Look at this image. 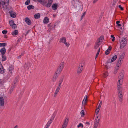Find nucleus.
Masks as SVG:
<instances>
[{"label":"nucleus","mask_w":128,"mask_h":128,"mask_svg":"<svg viewBox=\"0 0 128 128\" xmlns=\"http://www.w3.org/2000/svg\"><path fill=\"white\" fill-rule=\"evenodd\" d=\"M104 39V37L103 36H100L97 40L94 45V48L95 49L98 48L99 46L103 42Z\"/></svg>","instance_id":"nucleus-1"},{"label":"nucleus","mask_w":128,"mask_h":128,"mask_svg":"<svg viewBox=\"0 0 128 128\" xmlns=\"http://www.w3.org/2000/svg\"><path fill=\"white\" fill-rule=\"evenodd\" d=\"M127 38L126 37H124L122 38L120 42V48H122L125 46L127 43Z\"/></svg>","instance_id":"nucleus-2"},{"label":"nucleus","mask_w":128,"mask_h":128,"mask_svg":"<svg viewBox=\"0 0 128 128\" xmlns=\"http://www.w3.org/2000/svg\"><path fill=\"white\" fill-rule=\"evenodd\" d=\"M73 6L78 10H80L81 3L78 0H74L72 2Z\"/></svg>","instance_id":"nucleus-3"},{"label":"nucleus","mask_w":128,"mask_h":128,"mask_svg":"<svg viewBox=\"0 0 128 128\" xmlns=\"http://www.w3.org/2000/svg\"><path fill=\"white\" fill-rule=\"evenodd\" d=\"M6 0H4L3 2H2V5L3 9V10H5L6 9H7L8 6V5H6Z\"/></svg>","instance_id":"nucleus-4"},{"label":"nucleus","mask_w":128,"mask_h":128,"mask_svg":"<svg viewBox=\"0 0 128 128\" xmlns=\"http://www.w3.org/2000/svg\"><path fill=\"white\" fill-rule=\"evenodd\" d=\"M4 98L2 96L0 97V105L3 106H4Z\"/></svg>","instance_id":"nucleus-5"},{"label":"nucleus","mask_w":128,"mask_h":128,"mask_svg":"<svg viewBox=\"0 0 128 128\" xmlns=\"http://www.w3.org/2000/svg\"><path fill=\"white\" fill-rule=\"evenodd\" d=\"M124 55L125 53L124 52H123L122 53L120 56L119 60L118 61L119 62H121V64H122V60L124 58Z\"/></svg>","instance_id":"nucleus-6"},{"label":"nucleus","mask_w":128,"mask_h":128,"mask_svg":"<svg viewBox=\"0 0 128 128\" xmlns=\"http://www.w3.org/2000/svg\"><path fill=\"white\" fill-rule=\"evenodd\" d=\"M64 62H61L58 68L59 70L60 69V70L62 71V69L64 68Z\"/></svg>","instance_id":"nucleus-7"},{"label":"nucleus","mask_w":128,"mask_h":128,"mask_svg":"<svg viewBox=\"0 0 128 128\" xmlns=\"http://www.w3.org/2000/svg\"><path fill=\"white\" fill-rule=\"evenodd\" d=\"M68 121V118H66L65 120L64 123L62 125L64 127H66Z\"/></svg>","instance_id":"nucleus-8"},{"label":"nucleus","mask_w":128,"mask_h":128,"mask_svg":"<svg viewBox=\"0 0 128 128\" xmlns=\"http://www.w3.org/2000/svg\"><path fill=\"white\" fill-rule=\"evenodd\" d=\"M25 22L28 24L29 25L31 24V21L29 18L27 17L25 18Z\"/></svg>","instance_id":"nucleus-9"},{"label":"nucleus","mask_w":128,"mask_h":128,"mask_svg":"<svg viewBox=\"0 0 128 128\" xmlns=\"http://www.w3.org/2000/svg\"><path fill=\"white\" fill-rule=\"evenodd\" d=\"M10 16L13 18H15L16 16V14L15 12L13 11L10 12H9Z\"/></svg>","instance_id":"nucleus-10"},{"label":"nucleus","mask_w":128,"mask_h":128,"mask_svg":"<svg viewBox=\"0 0 128 128\" xmlns=\"http://www.w3.org/2000/svg\"><path fill=\"white\" fill-rule=\"evenodd\" d=\"M124 77V75L123 73L121 72L119 74V76H118L119 79L120 80H122V81H123V79Z\"/></svg>","instance_id":"nucleus-11"},{"label":"nucleus","mask_w":128,"mask_h":128,"mask_svg":"<svg viewBox=\"0 0 128 128\" xmlns=\"http://www.w3.org/2000/svg\"><path fill=\"white\" fill-rule=\"evenodd\" d=\"M0 52L1 53V54L2 55H4L6 52V49L5 48H3L1 49L0 50Z\"/></svg>","instance_id":"nucleus-12"},{"label":"nucleus","mask_w":128,"mask_h":128,"mask_svg":"<svg viewBox=\"0 0 128 128\" xmlns=\"http://www.w3.org/2000/svg\"><path fill=\"white\" fill-rule=\"evenodd\" d=\"M58 7V5L56 4H53L52 6V8L54 10H56Z\"/></svg>","instance_id":"nucleus-13"},{"label":"nucleus","mask_w":128,"mask_h":128,"mask_svg":"<svg viewBox=\"0 0 128 128\" xmlns=\"http://www.w3.org/2000/svg\"><path fill=\"white\" fill-rule=\"evenodd\" d=\"M119 62L118 61L117 63V64L116 65L115 68L116 69H117V70H118L119 69V67L122 64H121V62Z\"/></svg>","instance_id":"nucleus-14"},{"label":"nucleus","mask_w":128,"mask_h":128,"mask_svg":"<svg viewBox=\"0 0 128 128\" xmlns=\"http://www.w3.org/2000/svg\"><path fill=\"white\" fill-rule=\"evenodd\" d=\"M58 75L56 74L54 75L52 79V81L53 82H54L56 81Z\"/></svg>","instance_id":"nucleus-15"},{"label":"nucleus","mask_w":128,"mask_h":128,"mask_svg":"<svg viewBox=\"0 0 128 128\" xmlns=\"http://www.w3.org/2000/svg\"><path fill=\"white\" fill-rule=\"evenodd\" d=\"M54 120V119H52V118H51L50 120L48 122L46 125L49 126L50 124Z\"/></svg>","instance_id":"nucleus-16"},{"label":"nucleus","mask_w":128,"mask_h":128,"mask_svg":"<svg viewBox=\"0 0 128 128\" xmlns=\"http://www.w3.org/2000/svg\"><path fill=\"white\" fill-rule=\"evenodd\" d=\"M49 21V19L47 17H45L44 18L43 22L44 24H47Z\"/></svg>","instance_id":"nucleus-17"},{"label":"nucleus","mask_w":128,"mask_h":128,"mask_svg":"<svg viewBox=\"0 0 128 128\" xmlns=\"http://www.w3.org/2000/svg\"><path fill=\"white\" fill-rule=\"evenodd\" d=\"M18 31L17 30H15L14 31L12 32V34L13 36H16L18 34Z\"/></svg>","instance_id":"nucleus-18"},{"label":"nucleus","mask_w":128,"mask_h":128,"mask_svg":"<svg viewBox=\"0 0 128 128\" xmlns=\"http://www.w3.org/2000/svg\"><path fill=\"white\" fill-rule=\"evenodd\" d=\"M40 14L39 13L36 14H34V17L35 19H38L40 18Z\"/></svg>","instance_id":"nucleus-19"},{"label":"nucleus","mask_w":128,"mask_h":128,"mask_svg":"<svg viewBox=\"0 0 128 128\" xmlns=\"http://www.w3.org/2000/svg\"><path fill=\"white\" fill-rule=\"evenodd\" d=\"M15 86V85L13 84L12 85V86L9 92L10 94H11L12 93V92L14 88V87Z\"/></svg>","instance_id":"nucleus-20"},{"label":"nucleus","mask_w":128,"mask_h":128,"mask_svg":"<svg viewBox=\"0 0 128 128\" xmlns=\"http://www.w3.org/2000/svg\"><path fill=\"white\" fill-rule=\"evenodd\" d=\"M4 70L3 68L2 64H1V62H0V72L1 73H4Z\"/></svg>","instance_id":"nucleus-21"},{"label":"nucleus","mask_w":128,"mask_h":128,"mask_svg":"<svg viewBox=\"0 0 128 128\" xmlns=\"http://www.w3.org/2000/svg\"><path fill=\"white\" fill-rule=\"evenodd\" d=\"M117 58V55H115L112 58L110 62H113L114 61H115V60Z\"/></svg>","instance_id":"nucleus-22"},{"label":"nucleus","mask_w":128,"mask_h":128,"mask_svg":"<svg viewBox=\"0 0 128 128\" xmlns=\"http://www.w3.org/2000/svg\"><path fill=\"white\" fill-rule=\"evenodd\" d=\"M30 64L29 63H28L27 64H26L24 66V67L25 68H26L27 69H28L30 67Z\"/></svg>","instance_id":"nucleus-23"},{"label":"nucleus","mask_w":128,"mask_h":128,"mask_svg":"<svg viewBox=\"0 0 128 128\" xmlns=\"http://www.w3.org/2000/svg\"><path fill=\"white\" fill-rule=\"evenodd\" d=\"M123 81L122 80L119 79L118 80V82L117 86H121L122 84Z\"/></svg>","instance_id":"nucleus-24"},{"label":"nucleus","mask_w":128,"mask_h":128,"mask_svg":"<svg viewBox=\"0 0 128 128\" xmlns=\"http://www.w3.org/2000/svg\"><path fill=\"white\" fill-rule=\"evenodd\" d=\"M66 41V38L65 37H63L60 38V42L64 43Z\"/></svg>","instance_id":"nucleus-25"},{"label":"nucleus","mask_w":128,"mask_h":128,"mask_svg":"<svg viewBox=\"0 0 128 128\" xmlns=\"http://www.w3.org/2000/svg\"><path fill=\"white\" fill-rule=\"evenodd\" d=\"M34 6L31 5H30L27 6V8L28 10L34 9Z\"/></svg>","instance_id":"nucleus-26"},{"label":"nucleus","mask_w":128,"mask_h":128,"mask_svg":"<svg viewBox=\"0 0 128 128\" xmlns=\"http://www.w3.org/2000/svg\"><path fill=\"white\" fill-rule=\"evenodd\" d=\"M122 91H118V96L119 98L123 97V95L122 94Z\"/></svg>","instance_id":"nucleus-27"},{"label":"nucleus","mask_w":128,"mask_h":128,"mask_svg":"<svg viewBox=\"0 0 128 128\" xmlns=\"http://www.w3.org/2000/svg\"><path fill=\"white\" fill-rule=\"evenodd\" d=\"M18 82V76H16L15 77L14 81V85H15L16 82Z\"/></svg>","instance_id":"nucleus-28"},{"label":"nucleus","mask_w":128,"mask_h":128,"mask_svg":"<svg viewBox=\"0 0 128 128\" xmlns=\"http://www.w3.org/2000/svg\"><path fill=\"white\" fill-rule=\"evenodd\" d=\"M61 87V86L60 85H58L56 89V90L55 92H56L58 93V92H59V91L60 90V88Z\"/></svg>","instance_id":"nucleus-29"},{"label":"nucleus","mask_w":128,"mask_h":128,"mask_svg":"<svg viewBox=\"0 0 128 128\" xmlns=\"http://www.w3.org/2000/svg\"><path fill=\"white\" fill-rule=\"evenodd\" d=\"M61 71H62L60 70V69L59 70V69H58V68H57L55 72V74L59 75L60 74Z\"/></svg>","instance_id":"nucleus-30"},{"label":"nucleus","mask_w":128,"mask_h":128,"mask_svg":"<svg viewBox=\"0 0 128 128\" xmlns=\"http://www.w3.org/2000/svg\"><path fill=\"white\" fill-rule=\"evenodd\" d=\"M6 59V56L5 55H2V61H5Z\"/></svg>","instance_id":"nucleus-31"},{"label":"nucleus","mask_w":128,"mask_h":128,"mask_svg":"<svg viewBox=\"0 0 128 128\" xmlns=\"http://www.w3.org/2000/svg\"><path fill=\"white\" fill-rule=\"evenodd\" d=\"M117 89L118 90V91H122V86H119V85L118 86H117Z\"/></svg>","instance_id":"nucleus-32"},{"label":"nucleus","mask_w":128,"mask_h":128,"mask_svg":"<svg viewBox=\"0 0 128 128\" xmlns=\"http://www.w3.org/2000/svg\"><path fill=\"white\" fill-rule=\"evenodd\" d=\"M82 70L80 68V65L79 66L78 68V74H79L82 71Z\"/></svg>","instance_id":"nucleus-33"},{"label":"nucleus","mask_w":128,"mask_h":128,"mask_svg":"<svg viewBox=\"0 0 128 128\" xmlns=\"http://www.w3.org/2000/svg\"><path fill=\"white\" fill-rule=\"evenodd\" d=\"M7 45V44L6 43H0V47L1 46H6Z\"/></svg>","instance_id":"nucleus-34"},{"label":"nucleus","mask_w":128,"mask_h":128,"mask_svg":"<svg viewBox=\"0 0 128 128\" xmlns=\"http://www.w3.org/2000/svg\"><path fill=\"white\" fill-rule=\"evenodd\" d=\"M100 48H99L98 49V50L97 51V52L96 53V57H95V59H96L97 57L98 56V55L99 54V53L100 52Z\"/></svg>","instance_id":"nucleus-35"},{"label":"nucleus","mask_w":128,"mask_h":128,"mask_svg":"<svg viewBox=\"0 0 128 128\" xmlns=\"http://www.w3.org/2000/svg\"><path fill=\"white\" fill-rule=\"evenodd\" d=\"M9 23L10 25L11 26H13V24H14V21L12 20H10L9 21Z\"/></svg>","instance_id":"nucleus-36"},{"label":"nucleus","mask_w":128,"mask_h":128,"mask_svg":"<svg viewBox=\"0 0 128 128\" xmlns=\"http://www.w3.org/2000/svg\"><path fill=\"white\" fill-rule=\"evenodd\" d=\"M63 78H61L59 81V85H60L62 83V82L63 81Z\"/></svg>","instance_id":"nucleus-37"},{"label":"nucleus","mask_w":128,"mask_h":128,"mask_svg":"<svg viewBox=\"0 0 128 128\" xmlns=\"http://www.w3.org/2000/svg\"><path fill=\"white\" fill-rule=\"evenodd\" d=\"M52 3H51L50 2H48L47 4L46 5V6L48 8L50 7L52 4Z\"/></svg>","instance_id":"nucleus-38"},{"label":"nucleus","mask_w":128,"mask_h":128,"mask_svg":"<svg viewBox=\"0 0 128 128\" xmlns=\"http://www.w3.org/2000/svg\"><path fill=\"white\" fill-rule=\"evenodd\" d=\"M100 118H99L98 120H97V118H96L95 120V123L97 124H98L99 123Z\"/></svg>","instance_id":"nucleus-39"},{"label":"nucleus","mask_w":128,"mask_h":128,"mask_svg":"<svg viewBox=\"0 0 128 128\" xmlns=\"http://www.w3.org/2000/svg\"><path fill=\"white\" fill-rule=\"evenodd\" d=\"M46 1L45 0H44L42 1V2H41L40 3L43 5H44L46 3Z\"/></svg>","instance_id":"nucleus-40"},{"label":"nucleus","mask_w":128,"mask_h":128,"mask_svg":"<svg viewBox=\"0 0 128 128\" xmlns=\"http://www.w3.org/2000/svg\"><path fill=\"white\" fill-rule=\"evenodd\" d=\"M57 112H54L51 118H52V119H54L56 115V114H57Z\"/></svg>","instance_id":"nucleus-41"},{"label":"nucleus","mask_w":128,"mask_h":128,"mask_svg":"<svg viewBox=\"0 0 128 128\" xmlns=\"http://www.w3.org/2000/svg\"><path fill=\"white\" fill-rule=\"evenodd\" d=\"M87 102V100H84V99L82 101V104L83 106L84 105H84L86 104V103Z\"/></svg>","instance_id":"nucleus-42"},{"label":"nucleus","mask_w":128,"mask_h":128,"mask_svg":"<svg viewBox=\"0 0 128 128\" xmlns=\"http://www.w3.org/2000/svg\"><path fill=\"white\" fill-rule=\"evenodd\" d=\"M81 114H82L81 116L82 117H84V112L83 110H82L80 112Z\"/></svg>","instance_id":"nucleus-43"},{"label":"nucleus","mask_w":128,"mask_h":128,"mask_svg":"<svg viewBox=\"0 0 128 128\" xmlns=\"http://www.w3.org/2000/svg\"><path fill=\"white\" fill-rule=\"evenodd\" d=\"M30 0H27L25 2V4L26 5H28L30 4Z\"/></svg>","instance_id":"nucleus-44"},{"label":"nucleus","mask_w":128,"mask_h":128,"mask_svg":"<svg viewBox=\"0 0 128 128\" xmlns=\"http://www.w3.org/2000/svg\"><path fill=\"white\" fill-rule=\"evenodd\" d=\"M100 109V108H98L96 109V115L98 114Z\"/></svg>","instance_id":"nucleus-45"},{"label":"nucleus","mask_w":128,"mask_h":128,"mask_svg":"<svg viewBox=\"0 0 128 128\" xmlns=\"http://www.w3.org/2000/svg\"><path fill=\"white\" fill-rule=\"evenodd\" d=\"M108 75V73L107 72H106L104 74L103 76L104 78H106Z\"/></svg>","instance_id":"nucleus-46"},{"label":"nucleus","mask_w":128,"mask_h":128,"mask_svg":"<svg viewBox=\"0 0 128 128\" xmlns=\"http://www.w3.org/2000/svg\"><path fill=\"white\" fill-rule=\"evenodd\" d=\"M12 28L14 29H15V28H17V26L16 24H14L13 26H12Z\"/></svg>","instance_id":"nucleus-47"},{"label":"nucleus","mask_w":128,"mask_h":128,"mask_svg":"<svg viewBox=\"0 0 128 128\" xmlns=\"http://www.w3.org/2000/svg\"><path fill=\"white\" fill-rule=\"evenodd\" d=\"M8 32L7 30H3L2 31V33L4 34H6Z\"/></svg>","instance_id":"nucleus-48"},{"label":"nucleus","mask_w":128,"mask_h":128,"mask_svg":"<svg viewBox=\"0 0 128 128\" xmlns=\"http://www.w3.org/2000/svg\"><path fill=\"white\" fill-rule=\"evenodd\" d=\"M123 97L119 98V100L120 102H122L123 100Z\"/></svg>","instance_id":"nucleus-49"},{"label":"nucleus","mask_w":128,"mask_h":128,"mask_svg":"<svg viewBox=\"0 0 128 128\" xmlns=\"http://www.w3.org/2000/svg\"><path fill=\"white\" fill-rule=\"evenodd\" d=\"M81 126L82 128L83 127V126L82 124L80 123L78 126L77 127L78 128H79Z\"/></svg>","instance_id":"nucleus-50"},{"label":"nucleus","mask_w":128,"mask_h":128,"mask_svg":"<svg viewBox=\"0 0 128 128\" xmlns=\"http://www.w3.org/2000/svg\"><path fill=\"white\" fill-rule=\"evenodd\" d=\"M64 44L66 45V46H69L70 44L69 43H67L66 42V41L64 42Z\"/></svg>","instance_id":"nucleus-51"},{"label":"nucleus","mask_w":128,"mask_h":128,"mask_svg":"<svg viewBox=\"0 0 128 128\" xmlns=\"http://www.w3.org/2000/svg\"><path fill=\"white\" fill-rule=\"evenodd\" d=\"M110 53V52L108 50V49L106 50L105 51V54L106 55Z\"/></svg>","instance_id":"nucleus-52"},{"label":"nucleus","mask_w":128,"mask_h":128,"mask_svg":"<svg viewBox=\"0 0 128 128\" xmlns=\"http://www.w3.org/2000/svg\"><path fill=\"white\" fill-rule=\"evenodd\" d=\"M102 101H101L99 105L98 106V108H100L101 106L102 105Z\"/></svg>","instance_id":"nucleus-53"},{"label":"nucleus","mask_w":128,"mask_h":128,"mask_svg":"<svg viewBox=\"0 0 128 128\" xmlns=\"http://www.w3.org/2000/svg\"><path fill=\"white\" fill-rule=\"evenodd\" d=\"M12 67H10L9 69V71L10 72V73H12V72L11 71V70H12Z\"/></svg>","instance_id":"nucleus-54"},{"label":"nucleus","mask_w":128,"mask_h":128,"mask_svg":"<svg viewBox=\"0 0 128 128\" xmlns=\"http://www.w3.org/2000/svg\"><path fill=\"white\" fill-rule=\"evenodd\" d=\"M23 54L22 53L18 57V59H19L23 55Z\"/></svg>","instance_id":"nucleus-55"},{"label":"nucleus","mask_w":128,"mask_h":128,"mask_svg":"<svg viewBox=\"0 0 128 128\" xmlns=\"http://www.w3.org/2000/svg\"><path fill=\"white\" fill-rule=\"evenodd\" d=\"M98 124H95L94 123V128H96L97 127Z\"/></svg>","instance_id":"nucleus-56"},{"label":"nucleus","mask_w":128,"mask_h":128,"mask_svg":"<svg viewBox=\"0 0 128 128\" xmlns=\"http://www.w3.org/2000/svg\"><path fill=\"white\" fill-rule=\"evenodd\" d=\"M118 7L119 8H120V10H124V9L120 5H119V6H118Z\"/></svg>","instance_id":"nucleus-57"},{"label":"nucleus","mask_w":128,"mask_h":128,"mask_svg":"<svg viewBox=\"0 0 128 128\" xmlns=\"http://www.w3.org/2000/svg\"><path fill=\"white\" fill-rule=\"evenodd\" d=\"M118 70H117V69H115L114 70V74H116L118 72Z\"/></svg>","instance_id":"nucleus-58"},{"label":"nucleus","mask_w":128,"mask_h":128,"mask_svg":"<svg viewBox=\"0 0 128 128\" xmlns=\"http://www.w3.org/2000/svg\"><path fill=\"white\" fill-rule=\"evenodd\" d=\"M58 94V93L55 92V93L54 94V97H55L56 96L57 94Z\"/></svg>","instance_id":"nucleus-59"},{"label":"nucleus","mask_w":128,"mask_h":128,"mask_svg":"<svg viewBox=\"0 0 128 128\" xmlns=\"http://www.w3.org/2000/svg\"><path fill=\"white\" fill-rule=\"evenodd\" d=\"M84 99V100L85 99V100H87V96L86 95L85 96Z\"/></svg>","instance_id":"nucleus-60"},{"label":"nucleus","mask_w":128,"mask_h":128,"mask_svg":"<svg viewBox=\"0 0 128 128\" xmlns=\"http://www.w3.org/2000/svg\"><path fill=\"white\" fill-rule=\"evenodd\" d=\"M112 49V47L111 46H109L108 47V50H110Z\"/></svg>","instance_id":"nucleus-61"},{"label":"nucleus","mask_w":128,"mask_h":128,"mask_svg":"<svg viewBox=\"0 0 128 128\" xmlns=\"http://www.w3.org/2000/svg\"><path fill=\"white\" fill-rule=\"evenodd\" d=\"M98 0H94L93 2V3H96Z\"/></svg>","instance_id":"nucleus-62"},{"label":"nucleus","mask_w":128,"mask_h":128,"mask_svg":"<svg viewBox=\"0 0 128 128\" xmlns=\"http://www.w3.org/2000/svg\"><path fill=\"white\" fill-rule=\"evenodd\" d=\"M48 2H50L51 3H52L53 2V0H48Z\"/></svg>","instance_id":"nucleus-63"},{"label":"nucleus","mask_w":128,"mask_h":128,"mask_svg":"<svg viewBox=\"0 0 128 128\" xmlns=\"http://www.w3.org/2000/svg\"><path fill=\"white\" fill-rule=\"evenodd\" d=\"M84 16V14H83V15L82 16L81 18V20L83 18Z\"/></svg>","instance_id":"nucleus-64"}]
</instances>
